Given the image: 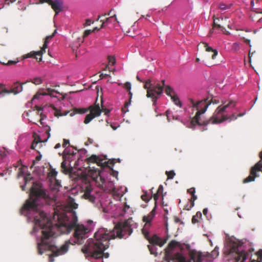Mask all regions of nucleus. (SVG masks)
<instances>
[{"label": "nucleus", "mask_w": 262, "mask_h": 262, "mask_svg": "<svg viewBox=\"0 0 262 262\" xmlns=\"http://www.w3.org/2000/svg\"><path fill=\"white\" fill-rule=\"evenodd\" d=\"M93 163H96L102 167L107 166L108 164L107 162L96 155H92L85 161L78 158L74 164V168L80 171L78 174L81 176L82 181L81 186L82 192L81 197L94 203L99 196L97 191L93 187V184L95 183L98 187L112 192L120 199L124 193L122 188L117 187L113 181H110L106 178L104 172L99 171L92 166Z\"/></svg>", "instance_id": "f03ea898"}, {"label": "nucleus", "mask_w": 262, "mask_h": 262, "mask_svg": "<svg viewBox=\"0 0 262 262\" xmlns=\"http://www.w3.org/2000/svg\"><path fill=\"white\" fill-rule=\"evenodd\" d=\"M100 30V29L98 28V27H95L94 28V29L92 31V32H95V31H97V30Z\"/></svg>", "instance_id": "6e6d98bb"}, {"label": "nucleus", "mask_w": 262, "mask_h": 262, "mask_svg": "<svg viewBox=\"0 0 262 262\" xmlns=\"http://www.w3.org/2000/svg\"><path fill=\"white\" fill-rule=\"evenodd\" d=\"M230 6H231V5H227L224 4H221L220 5V8L222 10H225L229 9L230 8Z\"/></svg>", "instance_id": "c9c22d12"}, {"label": "nucleus", "mask_w": 262, "mask_h": 262, "mask_svg": "<svg viewBox=\"0 0 262 262\" xmlns=\"http://www.w3.org/2000/svg\"><path fill=\"white\" fill-rule=\"evenodd\" d=\"M166 174L167 176L168 179H172L176 174L174 170H170L169 171H166Z\"/></svg>", "instance_id": "72a5a7b5"}, {"label": "nucleus", "mask_w": 262, "mask_h": 262, "mask_svg": "<svg viewBox=\"0 0 262 262\" xmlns=\"http://www.w3.org/2000/svg\"><path fill=\"white\" fill-rule=\"evenodd\" d=\"M57 32V30H55L53 34L50 35L48 36L46 38L44 45L42 48L41 49L40 51H33L29 53H28L27 54L24 55L23 56V58H30L32 57H35L36 59H37V56H42V54L46 52V49L48 47V43L49 42V39L52 38L54 36H55V34Z\"/></svg>", "instance_id": "ddd939ff"}, {"label": "nucleus", "mask_w": 262, "mask_h": 262, "mask_svg": "<svg viewBox=\"0 0 262 262\" xmlns=\"http://www.w3.org/2000/svg\"><path fill=\"white\" fill-rule=\"evenodd\" d=\"M43 119L42 118L40 119V122L42 124H43Z\"/></svg>", "instance_id": "0e129e2a"}, {"label": "nucleus", "mask_w": 262, "mask_h": 262, "mask_svg": "<svg viewBox=\"0 0 262 262\" xmlns=\"http://www.w3.org/2000/svg\"><path fill=\"white\" fill-rule=\"evenodd\" d=\"M212 102L215 104L217 103V102H216L215 100H212Z\"/></svg>", "instance_id": "e2e57ef3"}, {"label": "nucleus", "mask_w": 262, "mask_h": 262, "mask_svg": "<svg viewBox=\"0 0 262 262\" xmlns=\"http://www.w3.org/2000/svg\"><path fill=\"white\" fill-rule=\"evenodd\" d=\"M111 175H112L114 177H115L117 179H118V172L114 171L113 170L112 171Z\"/></svg>", "instance_id": "37998d69"}, {"label": "nucleus", "mask_w": 262, "mask_h": 262, "mask_svg": "<svg viewBox=\"0 0 262 262\" xmlns=\"http://www.w3.org/2000/svg\"><path fill=\"white\" fill-rule=\"evenodd\" d=\"M30 3L31 4H38L35 0H30Z\"/></svg>", "instance_id": "5fc2aeb1"}, {"label": "nucleus", "mask_w": 262, "mask_h": 262, "mask_svg": "<svg viewBox=\"0 0 262 262\" xmlns=\"http://www.w3.org/2000/svg\"><path fill=\"white\" fill-rule=\"evenodd\" d=\"M57 174L54 169L48 173L50 193H47L40 183H33L30 198L21 210V213L34 223L31 234L36 237L38 254L42 255L47 250L52 252L49 254V262L54 261L53 257L66 254L70 244H82L94 226L92 221L86 225H77L74 209L78 205L73 198L68 197L66 204L58 201L57 193L61 186Z\"/></svg>", "instance_id": "f257e3e1"}, {"label": "nucleus", "mask_w": 262, "mask_h": 262, "mask_svg": "<svg viewBox=\"0 0 262 262\" xmlns=\"http://www.w3.org/2000/svg\"><path fill=\"white\" fill-rule=\"evenodd\" d=\"M48 3L52 6V9L56 13V15L62 10L63 2L61 0H39V3Z\"/></svg>", "instance_id": "f3484780"}, {"label": "nucleus", "mask_w": 262, "mask_h": 262, "mask_svg": "<svg viewBox=\"0 0 262 262\" xmlns=\"http://www.w3.org/2000/svg\"><path fill=\"white\" fill-rule=\"evenodd\" d=\"M163 191V187L162 185H160L158 190V193H162Z\"/></svg>", "instance_id": "c03bdc74"}, {"label": "nucleus", "mask_w": 262, "mask_h": 262, "mask_svg": "<svg viewBox=\"0 0 262 262\" xmlns=\"http://www.w3.org/2000/svg\"><path fill=\"white\" fill-rule=\"evenodd\" d=\"M46 92L37 93L31 100V103L35 105V107L38 112L43 111H52L56 117L67 115L69 112L61 113L57 107L61 104V101L56 98L58 94L57 91L50 88H46Z\"/></svg>", "instance_id": "39448f33"}, {"label": "nucleus", "mask_w": 262, "mask_h": 262, "mask_svg": "<svg viewBox=\"0 0 262 262\" xmlns=\"http://www.w3.org/2000/svg\"><path fill=\"white\" fill-rule=\"evenodd\" d=\"M129 95H130V99H131L132 97L133 94H132V93L130 91H129Z\"/></svg>", "instance_id": "13d9d810"}, {"label": "nucleus", "mask_w": 262, "mask_h": 262, "mask_svg": "<svg viewBox=\"0 0 262 262\" xmlns=\"http://www.w3.org/2000/svg\"><path fill=\"white\" fill-rule=\"evenodd\" d=\"M124 88H125L128 91H130L132 88L131 83L129 82H126L124 85Z\"/></svg>", "instance_id": "4c0bfd02"}, {"label": "nucleus", "mask_w": 262, "mask_h": 262, "mask_svg": "<svg viewBox=\"0 0 262 262\" xmlns=\"http://www.w3.org/2000/svg\"><path fill=\"white\" fill-rule=\"evenodd\" d=\"M108 59L110 64L114 65L115 64L116 61L114 57L108 56Z\"/></svg>", "instance_id": "f704fd0d"}, {"label": "nucleus", "mask_w": 262, "mask_h": 262, "mask_svg": "<svg viewBox=\"0 0 262 262\" xmlns=\"http://www.w3.org/2000/svg\"><path fill=\"white\" fill-rule=\"evenodd\" d=\"M224 252L230 262H262V250L255 253L252 244L246 240L229 238Z\"/></svg>", "instance_id": "20e7f679"}, {"label": "nucleus", "mask_w": 262, "mask_h": 262, "mask_svg": "<svg viewBox=\"0 0 262 262\" xmlns=\"http://www.w3.org/2000/svg\"><path fill=\"white\" fill-rule=\"evenodd\" d=\"M89 141L90 142V143H93V140L92 139H89Z\"/></svg>", "instance_id": "338daca9"}, {"label": "nucleus", "mask_w": 262, "mask_h": 262, "mask_svg": "<svg viewBox=\"0 0 262 262\" xmlns=\"http://www.w3.org/2000/svg\"><path fill=\"white\" fill-rule=\"evenodd\" d=\"M148 224H145L142 229V233L144 235L145 237L149 241L150 244L158 245L160 247H162L166 242L165 241H163L160 238L156 235H153L151 237L149 236L148 231Z\"/></svg>", "instance_id": "2eb2a0df"}, {"label": "nucleus", "mask_w": 262, "mask_h": 262, "mask_svg": "<svg viewBox=\"0 0 262 262\" xmlns=\"http://www.w3.org/2000/svg\"><path fill=\"white\" fill-rule=\"evenodd\" d=\"M91 24V20L90 19H87L84 25L86 26H90Z\"/></svg>", "instance_id": "a18cd8bd"}, {"label": "nucleus", "mask_w": 262, "mask_h": 262, "mask_svg": "<svg viewBox=\"0 0 262 262\" xmlns=\"http://www.w3.org/2000/svg\"><path fill=\"white\" fill-rule=\"evenodd\" d=\"M155 210L156 207L152 209L149 214H148L147 216H144L143 221L146 222V224H148L154 217L155 215Z\"/></svg>", "instance_id": "5701e85b"}, {"label": "nucleus", "mask_w": 262, "mask_h": 262, "mask_svg": "<svg viewBox=\"0 0 262 262\" xmlns=\"http://www.w3.org/2000/svg\"><path fill=\"white\" fill-rule=\"evenodd\" d=\"M202 213L200 211L197 212L196 214L192 217V223L193 224H195L196 223H197L198 222V219L199 218H201L202 217Z\"/></svg>", "instance_id": "7c9ffc66"}, {"label": "nucleus", "mask_w": 262, "mask_h": 262, "mask_svg": "<svg viewBox=\"0 0 262 262\" xmlns=\"http://www.w3.org/2000/svg\"><path fill=\"white\" fill-rule=\"evenodd\" d=\"M18 177L19 179L22 178L23 180L25 182V185L21 186L22 190H25V186L27 185L29 182L32 179L30 173L28 171V167L27 166H21L19 168Z\"/></svg>", "instance_id": "dca6fc26"}, {"label": "nucleus", "mask_w": 262, "mask_h": 262, "mask_svg": "<svg viewBox=\"0 0 262 262\" xmlns=\"http://www.w3.org/2000/svg\"><path fill=\"white\" fill-rule=\"evenodd\" d=\"M111 126L114 130H116L117 128V127L114 126L113 125H111Z\"/></svg>", "instance_id": "052dcab7"}, {"label": "nucleus", "mask_w": 262, "mask_h": 262, "mask_svg": "<svg viewBox=\"0 0 262 262\" xmlns=\"http://www.w3.org/2000/svg\"><path fill=\"white\" fill-rule=\"evenodd\" d=\"M11 92L9 90L6 89L4 87V85L0 83V97H3L5 96V94H10Z\"/></svg>", "instance_id": "cd10ccee"}, {"label": "nucleus", "mask_w": 262, "mask_h": 262, "mask_svg": "<svg viewBox=\"0 0 262 262\" xmlns=\"http://www.w3.org/2000/svg\"><path fill=\"white\" fill-rule=\"evenodd\" d=\"M95 116H94L93 115H92L91 113L85 117V120L84 121V123L85 124H88L90 123L93 119H94Z\"/></svg>", "instance_id": "2f4dec72"}, {"label": "nucleus", "mask_w": 262, "mask_h": 262, "mask_svg": "<svg viewBox=\"0 0 262 262\" xmlns=\"http://www.w3.org/2000/svg\"><path fill=\"white\" fill-rule=\"evenodd\" d=\"M3 0H0V9L3 8L4 6V5L3 3Z\"/></svg>", "instance_id": "8fccbe9b"}, {"label": "nucleus", "mask_w": 262, "mask_h": 262, "mask_svg": "<svg viewBox=\"0 0 262 262\" xmlns=\"http://www.w3.org/2000/svg\"><path fill=\"white\" fill-rule=\"evenodd\" d=\"M117 21V19L116 15V14H114L110 17L107 18L105 21V22L103 21L102 23L101 28L104 27V23H107V24H110V23H113L114 21Z\"/></svg>", "instance_id": "a878e982"}, {"label": "nucleus", "mask_w": 262, "mask_h": 262, "mask_svg": "<svg viewBox=\"0 0 262 262\" xmlns=\"http://www.w3.org/2000/svg\"><path fill=\"white\" fill-rule=\"evenodd\" d=\"M219 248L217 247H215L214 249L212 251L211 253L208 254L207 255V256H208V255L210 256L211 258L214 259L217 257V256L219 255Z\"/></svg>", "instance_id": "c85d7f7f"}, {"label": "nucleus", "mask_w": 262, "mask_h": 262, "mask_svg": "<svg viewBox=\"0 0 262 262\" xmlns=\"http://www.w3.org/2000/svg\"><path fill=\"white\" fill-rule=\"evenodd\" d=\"M246 41L249 45L250 47H251V43H250V40L248 39H246Z\"/></svg>", "instance_id": "4d7b16f0"}, {"label": "nucleus", "mask_w": 262, "mask_h": 262, "mask_svg": "<svg viewBox=\"0 0 262 262\" xmlns=\"http://www.w3.org/2000/svg\"><path fill=\"white\" fill-rule=\"evenodd\" d=\"M204 47L205 48V50L207 52L212 53L211 55L212 59H214L218 54L217 51L216 50L213 49L206 43H204Z\"/></svg>", "instance_id": "393cba45"}, {"label": "nucleus", "mask_w": 262, "mask_h": 262, "mask_svg": "<svg viewBox=\"0 0 262 262\" xmlns=\"http://www.w3.org/2000/svg\"><path fill=\"white\" fill-rule=\"evenodd\" d=\"M165 92L169 96L176 105L181 106V102L178 97L176 95L174 92L171 88L167 86L165 88Z\"/></svg>", "instance_id": "aec40b11"}, {"label": "nucleus", "mask_w": 262, "mask_h": 262, "mask_svg": "<svg viewBox=\"0 0 262 262\" xmlns=\"http://www.w3.org/2000/svg\"><path fill=\"white\" fill-rule=\"evenodd\" d=\"M235 105V102L233 100H230L227 103H226L225 102H222V104L217 107L209 120L202 121L201 119H199L198 115L197 117L192 121L190 126H193L194 121L200 124L206 125L208 124H219L224 121L230 122L232 121L235 120L237 119V116L234 114H232L229 116H228L226 114L227 112L231 111Z\"/></svg>", "instance_id": "0eeeda50"}, {"label": "nucleus", "mask_w": 262, "mask_h": 262, "mask_svg": "<svg viewBox=\"0 0 262 262\" xmlns=\"http://www.w3.org/2000/svg\"><path fill=\"white\" fill-rule=\"evenodd\" d=\"M91 32H92V31L91 30H86L84 32V37H86L88 36Z\"/></svg>", "instance_id": "a19ab883"}, {"label": "nucleus", "mask_w": 262, "mask_h": 262, "mask_svg": "<svg viewBox=\"0 0 262 262\" xmlns=\"http://www.w3.org/2000/svg\"><path fill=\"white\" fill-rule=\"evenodd\" d=\"M245 114H246V112H245L243 113L239 114L238 115H237V117H242V116H244Z\"/></svg>", "instance_id": "603ef678"}, {"label": "nucleus", "mask_w": 262, "mask_h": 262, "mask_svg": "<svg viewBox=\"0 0 262 262\" xmlns=\"http://www.w3.org/2000/svg\"><path fill=\"white\" fill-rule=\"evenodd\" d=\"M90 113L95 117L100 116L101 113V110L98 104L90 106Z\"/></svg>", "instance_id": "4be33fe9"}, {"label": "nucleus", "mask_w": 262, "mask_h": 262, "mask_svg": "<svg viewBox=\"0 0 262 262\" xmlns=\"http://www.w3.org/2000/svg\"><path fill=\"white\" fill-rule=\"evenodd\" d=\"M16 0H6L5 1V4H7V5H9L10 4V3L9 2V1H10V2L11 3H14V2H15Z\"/></svg>", "instance_id": "de8ad7c7"}, {"label": "nucleus", "mask_w": 262, "mask_h": 262, "mask_svg": "<svg viewBox=\"0 0 262 262\" xmlns=\"http://www.w3.org/2000/svg\"><path fill=\"white\" fill-rule=\"evenodd\" d=\"M42 81L43 80L41 77H37L30 79V80L29 81H27L26 83H27L28 82H31L36 85H38L42 83Z\"/></svg>", "instance_id": "bb28decb"}, {"label": "nucleus", "mask_w": 262, "mask_h": 262, "mask_svg": "<svg viewBox=\"0 0 262 262\" xmlns=\"http://www.w3.org/2000/svg\"><path fill=\"white\" fill-rule=\"evenodd\" d=\"M148 248L150 251L151 254H154L155 255H157V252H156V248L155 245H149L148 246Z\"/></svg>", "instance_id": "473e14b6"}, {"label": "nucleus", "mask_w": 262, "mask_h": 262, "mask_svg": "<svg viewBox=\"0 0 262 262\" xmlns=\"http://www.w3.org/2000/svg\"><path fill=\"white\" fill-rule=\"evenodd\" d=\"M257 171L262 172V162L260 160L256 163L254 166L252 167L250 171V174L243 181L244 183H249L255 181L256 177H259Z\"/></svg>", "instance_id": "4468645a"}, {"label": "nucleus", "mask_w": 262, "mask_h": 262, "mask_svg": "<svg viewBox=\"0 0 262 262\" xmlns=\"http://www.w3.org/2000/svg\"><path fill=\"white\" fill-rule=\"evenodd\" d=\"M69 140H66V139H64V143H63V145H63V147H66V146H67V145H69Z\"/></svg>", "instance_id": "49530a36"}, {"label": "nucleus", "mask_w": 262, "mask_h": 262, "mask_svg": "<svg viewBox=\"0 0 262 262\" xmlns=\"http://www.w3.org/2000/svg\"><path fill=\"white\" fill-rule=\"evenodd\" d=\"M210 104L206 101V100H203L195 102L193 100L191 99L190 101V109L191 112H185V115H183L182 111L180 110L181 106L178 105L177 106L179 107L178 112L177 114L180 115L181 119L179 120L181 122L185 124L188 127L194 128L196 125H205V124H200L198 122L194 121V126H190L191 125V122L193 120H194L197 117L198 114V118L199 120H201L202 121H205L201 115H203L207 110L208 106Z\"/></svg>", "instance_id": "423d86ee"}, {"label": "nucleus", "mask_w": 262, "mask_h": 262, "mask_svg": "<svg viewBox=\"0 0 262 262\" xmlns=\"http://www.w3.org/2000/svg\"><path fill=\"white\" fill-rule=\"evenodd\" d=\"M77 149H75L73 147L66 148L64 151L63 158L64 160L61 163V168L62 171L68 173L72 171V167H69V165L71 164L72 162L74 160V157L78 154Z\"/></svg>", "instance_id": "6e6552de"}, {"label": "nucleus", "mask_w": 262, "mask_h": 262, "mask_svg": "<svg viewBox=\"0 0 262 262\" xmlns=\"http://www.w3.org/2000/svg\"><path fill=\"white\" fill-rule=\"evenodd\" d=\"M208 213V209L207 208H205L204 210H203V213L204 215H206Z\"/></svg>", "instance_id": "3c124183"}, {"label": "nucleus", "mask_w": 262, "mask_h": 262, "mask_svg": "<svg viewBox=\"0 0 262 262\" xmlns=\"http://www.w3.org/2000/svg\"><path fill=\"white\" fill-rule=\"evenodd\" d=\"M178 112V110L175 108L167 110L166 114L168 121L170 122L174 120H180V115L177 114Z\"/></svg>", "instance_id": "6ab92c4d"}, {"label": "nucleus", "mask_w": 262, "mask_h": 262, "mask_svg": "<svg viewBox=\"0 0 262 262\" xmlns=\"http://www.w3.org/2000/svg\"><path fill=\"white\" fill-rule=\"evenodd\" d=\"M251 6H252L253 7H254V1H251Z\"/></svg>", "instance_id": "bf43d9fd"}, {"label": "nucleus", "mask_w": 262, "mask_h": 262, "mask_svg": "<svg viewBox=\"0 0 262 262\" xmlns=\"http://www.w3.org/2000/svg\"><path fill=\"white\" fill-rule=\"evenodd\" d=\"M99 195L98 197V199L95 202V203H92L95 204L100 210H102L103 212L106 213H115L116 207H115V205L113 206L112 205V202L110 199L108 198H105L104 200H99Z\"/></svg>", "instance_id": "9d476101"}, {"label": "nucleus", "mask_w": 262, "mask_h": 262, "mask_svg": "<svg viewBox=\"0 0 262 262\" xmlns=\"http://www.w3.org/2000/svg\"><path fill=\"white\" fill-rule=\"evenodd\" d=\"M25 83H23L19 85H17V84H15L13 88L10 91L11 93H13L14 94L16 95L20 93L23 90V85Z\"/></svg>", "instance_id": "b1692460"}, {"label": "nucleus", "mask_w": 262, "mask_h": 262, "mask_svg": "<svg viewBox=\"0 0 262 262\" xmlns=\"http://www.w3.org/2000/svg\"><path fill=\"white\" fill-rule=\"evenodd\" d=\"M151 194L147 191H145L144 193L141 196L142 199L146 202L149 201L151 199Z\"/></svg>", "instance_id": "c756f323"}, {"label": "nucleus", "mask_w": 262, "mask_h": 262, "mask_svg": "<svg viewBox=\"0 0 262 262\" xmlns=\"http://www.w3.org/2000/svg\"><path fill=\"white\" fill-rule=\"evenodd\" d=\"M162 85L160 84H155L150 79L147 80L144 85V88L147 90V97L154 99H157L163 93V85H164V81H163Z\"/></svg>", "instance_id": "1a4fd4ad"}, {"label": "nucleus", "mask_w": 262, "mask_h": 262, "mask_svg": "<svg viewBox=\"0 0 262 262\" xmlns=\"http://www.w3.org/2000/svg\"><path fill=\"white\" fill-rule=\"evenodd\" d=\"M205 257V254L199 253L197 255V259L194 262H203ZM173 262H191V260L186 259L182 254L178 253L174 255Z\"/></svg>", "instance_id": "a211bd4d"}, {"label": "nucleus", "mask_w": 262, "mask_h": 262, "mask_svg": "<svg viewBox=\"0 0 262 262\" xmlns=\"http://www.w3.org/2000/svg\"><path fill=\"white\" fill-rule=\"evenodd\" d=\"M177 244H178V243L176 241H171L169 244V248L172 249L173 248H174L177 245Z\"/></svg>", "instance_id": "58836bf2"}, {"label": "nucleus", "mask_w": 262, "mask_h": 262, "mask_svg": "<svg viewBox=\"0 0 262 262\" xmlns=\"http://www.w3.org/2000/svg\"><path fill=\"white\" fill-rule=\"evenodd\" d=\"M188 192L192 195L193 194H194L195 192V188L192 187V188L188 189Z\"/></svg>", "instance_id": "ea45409f"}, {"label": "nucleus", "mask_w": 262, "mask_h": 262, "mask_svg": "<svg viewBox=\"0 0 262 262\" xmlns=\"http://www.w3.org/2000/svg\"><path fill=\"white\" fill-rule=\"evenodd\" d=\"M233 48L235 50H238L239 48V43H238L237 42L234 43L233 45Z\"/></svg>", "instance_id": "79ce46f5"}, {"label": "nucleus", "mask_w": 262, "mask_h": 262, "mask_svg": "<svg viewBox=\"0 0 262 262\" xmlns=\"http://www.w3.org/2000/svg\"><path fill=\"white\" fill-rule=\"evenodd\" d=\"M60 147V143H58L55 146V148L57 149V148H58Z\"/></svg>", "instance_id": "864d4df0"}, {"label": "nucleus", "mask_w": 262, "mask_h": 262, "mask_svg": "<svg viewBox=\"0 0 262 262\" xmlns=\"http://www.w3.org/2000/svg\"><path fill=\"white\" fill-rule=\"evenodd\" d=\"M137 79H138L139 81H141V82H143V81H142V80L139 78V77L138 76H137Z\"/></svg>", "instance_id": "680f3d73"}, {"label": "nucleus", "mask_w": 262, "mask_h": 262, "mask_svg": "<svg viewBox=\"0 0 262 262\" xmlns=\"http://www.w3.org/2000/svg\"><path fill=\"white\" fill-rule=\"evenodd\" d=\"M197 199V196L194 194H193L191 199V208L193 207L194 205V201Z\"/></svg>", "instance_id": "e433bc0d"}, {"label": "nucleus", "mask_w": 262, "mask_h": 262, "mask_svg": "<svg viewBox=\"0 0 262 262\" xmlns=\"http://www.w3.org/2000/svg\"><path fill=\"white\" fill-rule=\"evenodd\" d=\"M227 18H216L214 19V25L215 26L221 29V31L225 34H229V32L227 31L225 28L223 27V25H225V21H227Z\"/></svg>", "instance_id": "412c9836"}, {"label": "nucleus", "mask_w": 262, "mask_h": 262, "mask_svg": "<svg viewBox=\"0 0 262 262\" xmlns=\"http://www.w3.org/2000/svg\"><path fill=\"white\" fill-rule=\"evenodd\" d=\"M259 157L262 160V151L259 153Z\"/></svg>", "instance_id": "69168bd1"}, {"label": "nucleus", "mask_w": 262, "mask_h": 262, "mask_svg": "<svg viewBox=\"0 0 262 262\" xmlns=\"http://www.w3.org/2000/svg\"><path fill=\"white\" fill-rule=\"evenodd\" d=\"M18 61H15L10 60L8 62V63L7 64L10 65L11 64H15V63H16Z\"/></svg>", "instance_id": "09e8293b"}, {"label": "nucleus", "mask_w": 262, "mask_h": 262, "mask_svg": "<svg viewBox=\"0 0 262 262\" xmlns=\"http://www.w3.org/2000/svg\"><path fill=\"white\" fill-rule=\"evenodd\" d=\"M115 207H116L115 214L118 213L119 215L125 217H128V219L132 218L130 216L133 214V211L129 206L127 205L125 203L121 204L120 203L115 204Z\"/></svg>", "instance_id": "f8f14e48"}, {"label": "nucleus", "mask_w": 262, "mask_h": 262, "mask_svg": "<svg viewBox=\"0 0 262 262\" xmlns=\"http://www.w3.org/2000/svg\"><path fill=\"white\" fill-rule=\"evenodd\" d=\"M137 223L132 218L119 222L113 230L105 228H99L95 232L93 238H89L82 248V251L87 258L102 259L109 257L110 254L105 252L109 247V241L116 236L120 238H127L137 228Z\"/></svg>", "instance_id": "7ed1b4c3"}, {"label": "nucleus", "mask_w": 262, "mask_h": 262, "mask_svg": "<svg viewBox=\"0 0 262 262\" xmlns=\"http://www.w3.org/2000/svg\"><path fill=\"white\" fill-rule=\"evenodd\" d=\"M74 114H75L74 113H71L70 115L71 117H72V116H73L74 115Z\"/></svg>", "instance_id": "774afa93"}, {"label": "nucleus", "mask_w": 262, "mask_h": 262, "mask_svg": "<svg viewBox=\"0 0 262 262\" xmlns=\"http://www.w3.org/2000/svg\"><path fill=\"white\" fill-rule=\"evenodd\" d=\"M45 131L47 134V138L46 139L42 138L38 134L34 133V140L31 145V148L37 150L42 146V144L46 143L48 139L50 137L51 128L49 126L45 127Z\"/></svg>", "instance_id": "9b49d317"}]
</instances>
